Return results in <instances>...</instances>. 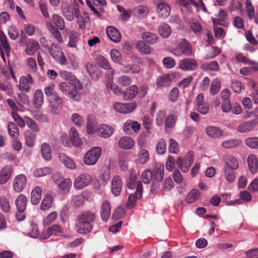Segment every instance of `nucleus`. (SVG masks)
<instances>
[{
  "label": "nucleus",
  "instance_id": "obj_4",
  "mask_svg": "<svg viewBox=\"0 0 258 258\" xmlns=\"http://www.w3.org/2000/svg\"><path fill=\"white\" fill-rule=\"evenodd\" d=\"M60 91L75 101L80 100V93L70 83L60 82L58 85Z\"/></svg>",
  "mask_w": 258,
  "mask_h": 258
},
{
  "label": "nucleus",
  "instance_id": "obj_56",
  "mask_svg": "<svg viewBox=\"0 0 258 258\" xmlns=\"http://www.w3.org/2000/svg\"><path fill=\"white\" fill-rule=\"evenodd\" d=\"M24 119L26 121V124L33 132H39L40 128L38 124L33 119L28 116H25Z\"/></svg>",
  "mask_w": 258,
  "mask_h": 258
},
{
  "label": "nucleus",
  "instance_id": "obj_61",
  "mask_svg": "<svg viewBox=\"0 0 258 258\" xmlns=\"http://www.w3.org/2000/svg\"><path fill=\"white\" fill-rule=\"evenodd\" d=\"M150 159V154L146 149H142L138 154V162L141 164H145Z\"/></svg>",
  "mask_w": 258,
  "mask_h": 258
},
{
  "label": "nucleus",
  "instance_id": "obj_34",
  "mask_svg": "<svg viewBox=\"0 0 258 258\" xmlns=\"http://www.w3.org/2000/svg\"><path fill=\"white\" fill-rule=\"evenodd\" d=\"M25 52L27 55H33L40 48L38 42L34 40H30L28 43L26 45Z\"/></svg>",
  "mask_w": 258,
  "mask_h": 258
},
{
  "label": "nucleus",
  "instance_id": "obj_46",
  "mask_svg": "<svg viewBox=\"0 0 258 258\" xmlns=\"http://www.w3.org/2000/svg\"><path fill=\"white\" fill-rule=\"evenodd\" d=\"M34 103L36 108H40L43 103V94L42 90L37 89L34 94Z\"/></svg>",
  "mask_w": 258,
  "mask_h": 258
},
{
  "label": "nucleus",
  "instance_id": "obj_19",
  "mask_svg": "<svg viewBox=\"0 0 258 258\" xmlns=\"http://www.w3.org/2000/svg\"><path fill=\"white\" fill-rule=\"evenodd\" d=\"M114 74V71H112L111 75L108 78V81L106 84V86L108 90H110L115 95L119 96L123 94V92L117 85L113 83V78Z\"/></svg>",
  "mask_w": 258,
  "mask_h": 258
},
{
  "label": "nucleus",
  "instance_id": "obj_59",
  "mask_svg": "<svg viewBox=\"0 0 258 258\" xmlns=\"http://www.w3.org/2000/svg\"><path fill=\"white\" fill-rule=\"evenodd\" d=\"M79 34L77 31H71L70 33L68 45L71 47H76L79 40Z\"/></svg>",
  "mask_w": 258,
  "mask_h": 258
},
{
  "label": "nucleus",
  "instance_id": "obj_47",
  "mask_svg": "<svg viewBox=\"0 0 258 258\" xmlns=\"http://www.w3.org/2000/svg\"><path fill=\"white\" fill-rule=\"evenodd\" d=\"M53 23L54 26L60 30H62L65 28V23L61 17L57 14H54L52 16Z\"/></svg>",
  "mask_w": 258,
  "mask_h": 258
},
{
  "label": "nucleus",
  "instance_id": "obj_24",
  "mask_svg": "<svg viewBox=\"0 0 258 258\" xmlns=\"http://www.w3.org/2000/svg\"><path fill=\"white\" fill-rule=\"evenodd\" d=\"M113 132L112 126L107 124H100L97 129V134L98 136L103 138L109 137Z\"/></svg>",
  "mask_w": 258,
  "mask_h": 258
},
{
  "label": "nucleus",
  "instance_id": "obj_64",
  "mask_svg": "<svg viewBox=\"0 0 258 258\" xmlns=\"http://www.w3.org/2000/svg\"><path fill=\"white\" fill-rule=\"evenodd\" d=\"M57 213L56 211H53L49 213L47 217L43 219V225L44 226L50 225L56 219Z\"/></svg>",
  "mask_w": 258,
  "mask_h": 258
},
{
  "label": "nucleus",
  "instance_id": "obj_39",
  "mask_svg": "<svg viewBox=\"0 0 258 258\" xmlns=\"http://www.w3.org/2000/svg\"><path fill=\"white\" fill-rule=\"evenodd\" d=\"M42 189L39 186L35 187L31 191V202L33 205H37L41 199Z\"/></svg>",
  "mask_w": 258,
  "mask_h": 258
},
{
  "label": "nucleus",
  "instance_id": "obj_55",
  "mask_svg": "<svg viewBox=\"0 0 258 258\" xmlns=\"http://www.w3.org/2000/svg\"><path fill=\"white\" fill-rule=\"evenodd\" d=\"M25 138L26 145L30 147H33L36 135L31 131L28 130L25 132Z\"/></svg>",
  "mask_w": 258,
  "mask_h": 258
},
{
  "label": "nucleus",
  "instance_id": "obj_5",
  "mask_svg": "<svg viewBox=\"0 0 258 258\" xmlns=\"http://www.w3.org/2000/svg\"><path fill=\"white\" fill-rule=\"evenodd\" d=\"M194 160V153L192 152L189 151L185 155L184 159L179 157L176 160V164L178 168L183 173L187 172Z\"/></svg>",
  "mask_w": 258,
  "mask_h": 258
},
{
  "label": "nucleus",
  "instance_id": "obj_33",
  "mask_svg": "<svg viewBox=\"0 0 258 258\" xmlns=\"http://www.w3.org/2000/svg\"><path fill=\"white\" fill-rule=\"evenodd\" d=\"M239 167L237 160L232 156H227L225 159L224 169L236 170Z\"/></svg>",
  "mask_w": 258,
  "mask_h": 258
},
{
  "label": "nucleus",
  "instance_id": "obj_54",
  "mask_svg": "<svg viewBox=\"0 0 258 258\" xmlns=\"http://www.w3.org/2000/svg\"><path fill=\"white\" fill-rule=\"evenodd\" d=\"M200 196V191L197 189H192L187 195L185 201L189 203H192L197 201Z\"/></svg>",
  "mask_w": 258,
  "mask_h": 258
},
{
  "label": "nucleus",
  "instance_id": "obj_53",
  "mask_svg": "<svg viewBox=\"0 0 258 258\" xmlns=\"http://www.w3.org/2000/svg\"><path fill=\"white\" fill-rule=\"evenodd\" d=\"M241 141L238 139H230L225 140L221 143V146L225 149L235 148L239 145Z\"/></svg>",
  "mask_w": 258,
  "mask_h": 258
},
{
  "label": "nucleus",
  "instance_id": "obj_18",
  "mask_svg": "<svg viewBox=\"0 0 258 258\" xmlns=\"http://www.w3.org/2000/svg\"><path fill=\"white\" fill-rule=\"evenodd\" d=\"M206 135L211 139L219 138L223 135V131L220 127L213 125L207 126L205 129Z\"/></svg>",
  "mask_w": 258,
  "mask_h": 258
},
{
  "label": "nucleus",
  "instance_id": "obj_28",
  "mask_svg": "<svg viewBox=\"0 0 258 258\" xmlns=\"http://www.w3.org/2000/svg\"><path fill=\"white\" fill-rule=\"evenodd\" d=\"M137 175L135 169L132 168L129 170V175L126 178V185L130 189H134L137 188L138 182L140 181H137Z\"/></svg>",
  "mask_w": 258,
  "mask_h": 258
},
{
  "label": "nucleus",
  "instance_id": "obj_16",
  "mask_svg": "<svg viewBox=\"0 0 258 258\" xmlns=\"http://www.w3.org/2000/svg\"><path fill=\"white\" fill-rule=\"evenodd\" d=\"M33 84V79L31 76L27 75L20 78L18 87L22 92H28L30 86Z\"/></svg>",
  "mask_w": 258,
  "mask_h": 258
},
{
  "label": "nucleus",
  "instance_id": "obj_35",
  "mask_svg": "<svg viewBox=\"0 0 258 258\" xmlns=\"http://www.w3.org/2000/svg\"><path fill=\"white\" fill-rule=\"evenodd\" d=\"M85 68L90 76L93 80L97 81L99 79L100 77L99 71L92 63L87 62L85 64Z\"/></svg>",
  "mask_w": 258,
  "mask_h": 258
},
{
  "label": "nucleus",
  "instance_id": "obj_38",
  "mask_svg": "<svg viewBox=\"0 0 258 258\" xmlns=\"http://www.w3.org/2000/svg\"><path fill=\"white\" fill-rule=\"evenodd\" d=\"M164 165L161 163H157L155 165L153 173V178L157 181H161L163 178Z\"/></svg>",
  "mask_w": 258,
  "mask_h": 258
},
{
  "label": "nucleus",
  "instance_id": "obj_23",
  "mask_svg": "<svg viewBox=\"0 0 258 258\" xmlns=\"http://www.w3.org/2000/svg\"><path fill=\"white\" fill-rule=\"evenodd\" d=\"M106 34L108 38L113 42L118 43L121 40V34L115 27L108 26L106 28Z\"/></svg>",
  "mask_w": 258,
  "mask_h": 258
},
{
  "label": "nucleus",
  "instance_id": "obj_43",
  "mask_svg": "<svg viewBox=\"0 0 258 258\" xmlns=\"http://www.w3.org/2000/svg\"><path fill=\"white\" fill-rule=\"evenodd\" d=\"M119 165L120 169L122 171H125L128 168V158L126 154L121 153L118 156Z\"/></svg>",
  "mask_w": 258,
  "mask_h": 258
},
{
  "label": "nucleus",
  "instance_id": "obj_21",
  "mask_svg": "<svg viewBox=\"0 0 258 258\" xmlns=\"http://www.w3.org/2000/svg\"><path fill=\"white\" fill-rule=\"evenodd\" d=\"M179 68L184 71H194L197 68V63L192 58H185L179 62Z\"/></svg>",
  "mask_w": 258,
  "mask_h": 258
},
{
  "label": "nucleus",
  "instance_id": "obj_15",
  "mask_svg": "<svg viewBox=\"0 0 258 258\" xmlns=\"http://www.w3.org/2000/svg\"><path fill=\"white\" fill-rule=\"evenodd\" d=\"M0 43L1 55L4 60L5 61V57L3 48L5 50L7 56H9L10 55L11 47L6 36L3 32H0Z\"/></svg>",
  "mask_w": 258,
  "mask_h": 258
},
{
  "label": "nucleus",
  "instance_id": "obj_58",
  "mask_svg": "<svg viewBox=\"0 0 258 258\" xmlns=\"http://www.w3.org/2000/svg\"><path fill=\"white\" fill-rule=\"evenodd\" d=\"M8 129L9 135L13 138L16 139L19 136V129L16 124L13 122H10L8 124Z\"/></svg>",
  "mask_w": 258,
  "mask_h": 258
},
{
  "label": "nucleus",
  "instance_id": "obj_20",
  "mask_svg": "<svg viewBox=\"0 0 258 258\" xmlns=\"http://www.w3.org/2000/svg\"><path fill=\"white\" fill-rule=\"evenodd\" d=\"M256 122L254 120L242 122L237 127V131L241 133L251 132L255 127Z\"/></svg>",
  "mask_w": 258,
  "mask_h": 258
},
{
  "label": "nucleus",
  "instance_id": "obj_6",
  "mask_svg": "<svg viewBox=\"0 0 258 258\" xmlns=\"http://www.w3.org/2000/svg\"><path fill=\"white\" fill-rule=\"evenodd\" d=\"M172 53L177 56L182 54L191 56L192 53L191 45L185 39H182L177 46L173 49Z\"/></svg>",
  "mask_w": 258,
  "mask_h": 258
},
{
  "label": "nucleus",
  "instance_id": "obj_44",
  "mask_svg": "<svg viewBox=\"0 0 258 258\" xmlns=\"http://www.w3.org/2000/svg\"><path fill=\"white\" fill-rule=\"evenodd\" d=\"M97 61L99 66L105 70L110 71V74L108 75V78L111 74L112 71H114L111 67V65L107 59L104 56L100 55L97 58Z\"/></svg>",
  "mask_w": 258,
  "mask_h": 258
},
{
  "label": "nucleus",
  "instance_id": "obj_51",
  "mask_svg": "<svg viewBox=\"0 0 258 258\" xmlns=\"http://www.w3.org/2000/svg\"><path fill=\"white\" fill-rule=\"evenodd\" d=\"M70 139L73 144L76 147L81 145V140L79 134L75 127H72L70 131Z\"/></svg>",
  "mask_w": 258,
  "mask_h": 258
},
{
  "label": "nucleus",
  "instance_id": "obj_40",
  "mask_svg": "<svg viewBox=\"0 0 258 258\" xmlns=\"http://www.w3.org/2000/svg\"><path fill=\"white\" fill-rule=\"evenodd\" d=\"M27 200L26 196L24 195H20L15 200V205L17 210L20 211H25L27 205Z\"/></svg>",
  "mask_w": 258,
  "mask_h": 258
},
{
  "label": "nucleus",
  "instance_id": "obj_14",
  "mask_svg": "<svg viewBox=\"0 0 258 258\" xmlns=\"http://www.w3.org/2000/svg\"><path fill=\"white\" fill-rule=\"evenodd\" d=\"M175 76L172 74H164L159 76L157 78L156 81L157 88H161L170 86Z\"/></svg>",
  "mask_w": 258,
  "mask_h": 258
},
{
  "label": "nucleus",
  "instance_id": "obj_50",
  "mask_svg": "<svg viewBox=\"0 0 258 258\" xmlns=\"http://www.w3.org/2000/svg\"><path fill=\"white\" fill-rule=\"evenodd\" d=\"M137 49L142 54H149L152 53L153 49L143 41H139L136 45Z\"/></svg>",
  "mask_w": 258,
  "mask_h": 258
},
{
  "label": "nucleus",
  "instance_id": "obj_45",
  "mask_svg": "<svg viewBox=\"0 0 258 258\" xmlns=\"http://www.w3.org/2000/svg\"><path fill=\"white\" fill-rule=\"evenodd\" d=\"M176 2L179 6L185 8L189 12H191V4L197 8L199 7L198 3L194 0H176Z\"/></svg>",
  "mask_w": 258,
  "mask_h": 258
},
{
  "label": "nucleus",
  "instance_id": "obj_52",
  "mask_svg": "<svg viewBox=\"0 0 258 258\" xmlns=\"http://www.w3.org/2000/svg\"><path fill=\"white\" fill-rule=\"evenodd\" d=\"M201 68L205 71H218L219 70V66L216 61H213L210 63H204L202 64Z\"/></svg>",
  "mask_w": 258,
  "mask_h": 258
},
{
  "label": "nucleus",
  "instance_id": "obj_10",
  "mask_svg": "<svg viewBox=\"0 0 258 258\" xmlns=\"http://www.w3.org/2000/svg\"><path fill=\"white\" fill-rule=\"evenodd\" d=\"M60 76L64 80L70 83L76 89L82 90L83 86L81 82L71 72L67 71H61L59 72Z\"/></svg>",
  "mask_w": 258,
  "mask_h": 258
},
{
  "label": "nucleus",
  "instance_id": "obj_3",
  "mask_svg": "<svg viewBox=\"0 0 258 258\" xmlns=\"http://www.w3.org/2000/svg\"><path fill=\"white\" fill-rule=\"evenodd\" d=\"M102 150L99 147H94L90 149L84 155L83 160L86 165L95 164L99 159Z\"/></svg>",
  "mask_w": 258,
  "mask_h": 258
},
{
  "label": "nucleus",
  "instance_id": "obj_22",
  "mask_svg": "<svg viewBox=\"0 0 258 258\" xmlns=\"http://www.w3.org/2000/svg\"><path fill=\"white\" fill-rule=\"evenodd\" d=\"M111 213V205L109 202L107 201H104L101 207L100 216L101 219L104 222L108 220Z\"/></svg>",
  "mask_w": 258,
  "mask_h": 258
},
{
  "label": "nucleus",
  "instance_id": "obj_13",
  "mask_svg": "<svg viewBox=\"0 0 258 258\" xmlns=\"http://www.w3.org/2000/svg\"><path fill=\"white\" fill-rule=\"evenodd\" d=\"M136 107L135 103H121L115 102L113 105V108L116 112L124 114L133 111Z\"/></svg>",
  "mask_w": 258,
  "mask_h": 258
},
{
  "label": "nucleus",
  "instance_id": "obj_41",
  "mask_svg": "<svg viewBox=\"0 0 258 258\" xmlns=\"http://www.w3.org/2000/svg\"><path fill=\"white\" fill-rule=\"evenodd\" d=\"M189 27L192 32L197 36L202 34L203 29L201 23L196 20H192L189 23Z\"/></svg>",
  "mask_w": 258,
  "mask_h": 258
},
{
  "label": "nucleus",
  "instance_id": "obj_1",
  "mask_svg": "<svg viewBox=\"0 0 258 258\" xmlns=\"http://www.w3.org/2000/svg\"><path fill=\"white\" fill-rule=\"evenodd\" d=\"M95 218V213L90 211H83L77 216L76 230L81 234H87L90 233L93 228L92 223Z\"/></svg>",
  "mask_w": 258,
  "mask_h": 258
},
{
  "label": "nucleus",
  "instance_id": "obj_25",
  "mask_svg": "<svg viewBox=\"0 0 258 258\" xmlns=\"http://www.w3.org/2000/svg\"><path fill=\"white\" fill-rule=\"evenodd\" d=\"M58 158L60 161L63 163L66 168L71 170L76 169V164L75 161L65 154L63 153H59Z\"/></svg>",
  "mask_w": 258,
  "mask_h": 258
},
{
  "label": "nucleus",
  "instance_id": "obj_12",
  "mask_svg": "<svg viewBox=\"0 0 258 258\" xmlns=\"http://www.w3.org/2000/svg\"><path fill=\"white\" fill-rule=\"evenodd\" d=\"M142 195V184L141 182H138L135 194H131L128 198L126 207L128 209L132 208L136 204L137 199H139Z\"/></svg>",
  "mask_w": 258,
  "mask_h": 258
},
{
  "label": "nucleus",
  "instance_id": "obj_49",
  "mask_svg": "<svg viewBox=\"0 0 258 258\" xmlns=\"http://www.w3.org/2000/svg\"><path fill=\"white\" fill-rule=\"evenodd\" d=\"M48 30L51 32L53 36L55 38L57 41L60 43H63V39L60 32L52 24H49L47 26Z\"/></svg>",
  "mask_w": 258,
  "mask_h": 258
},
{
  "label": "nucleus",
  "instance_id": "obj_57",
  "mask_svg": "<svg viewBox=\"0 0 258 258\" xmlns=\"http://www.w3.org/2000/svg\"><path fill=\"white\" fill-rule=\"evenodd\" d=\"M72 180L70 178L61 180L57 184L58 187L64 192L69 191L72 186Z\"/></svg>",
  "mask_w": 258,
  "mask_h": 258
},
{
  "label": "nucleus",
  "instance_id": "obj_48",
  "mask_svg": "<svg viewBox=\"0 0 258 258\" xmlns=\"http://www.w3.org/2000/svg\"><path fill=\"white\" fill-rule=\"evenodd\" d=\"M158 32L163 38H168L171 33V30L168 24L163 23L158 27Z\"/></svg>",
  "mask_w": 258,
  "mask_h": 258
},
{
  "label": "nucleus",
  "instance_id": "obj_32",
  "mask_svg": "<svg viewBox=\"0 0 258 258\" xmlns=\"http://www.w3.org/2000/svg\"><path fill=\"white\" fill-rule=\"evenodd\" d=\"M138 93V88L135 85L128 87L123 93V98L124 100H129L134 98Z\"/></svg>",
  "mask_w": 258,
  "mask_h": 258
},
{
  "label": "nucleus",
  "instance_id": "obj_9",
  "mask_svg": "<svg viewBox=\"0 0 258 258\" xmlns=\"http://www.w3.org/2000/svg\"><path fill=\"white\" fill-rule=\"evenodd\" d=\"M92 180L91 176L87 173H82L77 177L74 182L75 188L82 189L89 185Z\"/></svg>",
  "mask_w": 258,
  "mask_h": 258
},
{
  "label": "nucleus",
  "instance_id": "obj_26",
  "mask_svg": "<svg viewBox=\"0 0 258 258\" xmlns=\"http://www.w3.org/2000/svg\"><path fill=\"white\" fill-rule=\"evenodd\" d=\"M13 168L10 165H6L2 169L0 172V184H5L9 180Z\"/></svg>",
  "mask_w": 258,
  "mask_h": 258
},
{
  "label": "nucleus",
  "instance_id": "obj_27",
  "mask_svg": "<svg viewBox=\"0 0 258 258\" xmlns=\"http://www.w3.org/2000/svg\"><path fill=\"white\" fill-rule=\"evenodd\" d=\"M97 122L95 116L92 114L88 115L87 119V132L89 135H93L97 133Z\"/></svg>",
  "mask_w": 258,
  "mask_h": 258
},
{
  "label": "nucleus",
  "instance_id": "obj_36",
  "mask_svg": "<svg viewBox=\"0 0 258 258\" xmlns=\"http://www.w3.org/2000/svg\"><path fill=\"white\" fill-rule=\"evenodd\" d=\"M247 161L251 172L253 174L255 173L258 169V161L255 155L253 154L249 155Z\"/></svg>",
  "mask_w": 258,
  "mask_h": 258
},
{
  "label": "nucleus",
  "instance_id": "obj_42",
  "mask_svg": "<svg viewBox=\"0 0 258 258\" xmlns=\"http://www.w3.org/2000/svg\"><path fill=\"white\" fill-rule=\"evenodd\" d=\"M86 3L90 9L97 15H99V12L95 8L94 5L96 6H103L106 5L105 0H86Z\"/></svg>",
  "mask_w": 258,
  "mask_h": 258
},
{
  "label": "nucleus",
  "instance_id": "obj_2",
  "mask_svg": "<svg viewBox=\"0 0 258 258\" xmlns=\"http://www.w3.org/2000/svg\"><path fill=\"white\" fill-rule=\"evenodd\" d=\"M44 92L49 101L51 112L58 114L62 108L63 101L55 91V85L52 84L45 87Z\"/></svg>",
  "mask_w": 258,
  "mask_h": 258
},
{
  "label": "nucleus",
  "instance_id": "obj_37",
  "mask_svg": "<svg viewBox=\"0 0 258 258\" xmlns=\"http://www.w3.org/2000/svg\"><path fill=\"white\" fill-rule=\"evenodd\" d=\"M143 40L150 44H156L158 41V36L151 32H145L142 34L141 36Z\"/></svg>",
  "mask_w": 258,
  "mask_h": 258
},
{
  "label": "nucleus",
  "instance_id": "obj_62",
  "mask_svg": "<svg viewBox=\"0 0 258 258\" xmlns=\"http://www.w3.org/2000/svg\"><path fill=\"white\" fill-rule=\"evenodd\" d=\"M140 71V67L136 64L124 66L122 69V72L125 73L138 74Z\"/></svg>",
  "mask_w": 258,
  "mask_h": 258
},
{
  "label": "nucleus",
  "instance_id": "obj_31",
  "mask_svg": "<svg viewBox=\"0 0 258 258\" xmlns=\"http://www.w3.org/2000/svg\"><path fill=\"white\" fill-rule=\"evenodd\" d=\"M122 182L120 177L118 176H115L112 179L111 184V191L112 194L115 196H118L121 190Z\"/></svg>",
  "mask_w": 258,
  "mask_h": 258
},
{
  "label": "nucleus",
  "instance_id": "obj_11",
  "mask_svg": "<svg viewBox=\"0 0 258 258\" xmlns=\"http://www.w3.org/2000/svg\"><path fill=\"white\" fill-rule=\"evenodd\" d=\"M62 233H63L62 228L58 224H53L49 226L46 231L42 232L39 238L43 240L47 239L51 236H57Z\"/></svg>",
  "mask_w": 258,
  "mask_h": 258
},
{
  "label": "nucleus",
  "instance_id": "obj_29",
  "mask_svg": "<svg viewBox=\"0 0 258 258\" xmlns=\"http://www.w3.org/2000/svg\"><path fill=\"white\" fill-rule=\"evenodd\" d=\"M140 127V124L138 121L128 120L124 124L123 131L126 134H130L132 130L137 132Z\"/></svg>",
  "mask_w": 258,
  "mask_h": 258
},
{
  "label": "nucleus",
  "instance_id": "obj_63",
  "mask_svg": "<svg viewBox=\"0 0 258 258\" xmlns=\"http://www.w3.org/2000/svg\"><path fill=\"white\" fill-rule=\"evenodd\" d=\"M52 203V197L51 194H47L43 200L41 205V209L46 210L51 207Z\"/></svg>",
  "mask_w": 258,
  "mask_h": 258
},
{
  "label": "nucleus",
  "instance_id": "obj_60",
  "mask_svg": "<svg viewBox=\"0 0 258 258\" xmlns=\"http://www.w3.org/2000/svg\"><path fill=\"white\" fill-rule=\"evenodd\" d=\"M41 153L44 159L48 161L51 158V152L50 146L46 143H43L41 146Z\"/></svg>",
  "mask_w": 258,
  "mask_h": 258
},
{
  "label": "nucleus",
  "instance_id": "obj_30",
  "mask_svg": "<svg viewBox=\"0 0 258 258\" xmlns=\"http://www.w3.org/2000/svg\"><path fill=\"white\" fill-rule=\"evenodd\" d=\"M118 146L121 149L130 150L135 146V142L132 138L124 136L119 139Z\"/></svg>",
  "mask_w": 258,
  "mask_h": 258
},
{
  "label": "nucleus",
  "instance_id": "obj_7",
  "mask_svg": "<svg viewBox=\"0 0 258 258\" xmlns=\"http://www.w3.org/2000/svg\"><path fill=\"white\" fill-rule=\"evenodd\" d=\"M48 50L53 58L58 62L62 65L66 64L67 59L60 46L58 44L52 43L49 46Z\"/></svg>",
  "mask_w": 258,
  "mask_h": 258
},
{
  "label": "nucleus",
  "instance_id": "obj_8",
  "mask_svg": "<svg viewBox=\"0 0 258 258\" xmlns=\"http://www.w3.org/2000/svg\"><path fill=\"white\" fill-rule=\"evenodd\" d=\"M157 7V12L159 17L165 18L170 14V7L164 0H153Z\"/></svg>",
  "mask_w": 258,
  "mask_h": 258
},
{
  "label": "nucleus",
  "instance_id": "obj_17",
  "mask_svg": "<svg viewBox=\"0 0 258 258\" xmlns=\"http://www.w3.org/2000/svg\"><path fill=\"white\" fill-rule=\"evenodd\" d=\"M27 178L24 174H21L15 177L13 181L14 190L19 192L21 191L25 187Z\"/></svg>",
  "mask_w": 258,
  "mask_h": 258
}]
</instances>
